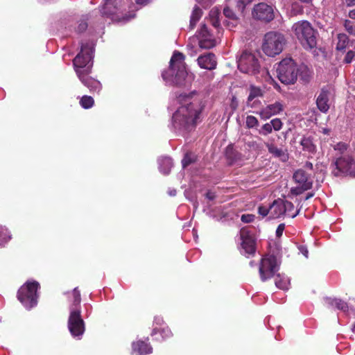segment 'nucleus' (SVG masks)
<instances>
[{
  "label": "nucleus",
  "instance_id": "f257e3e1",
  "mask_svg": "<svg viewBox=\"0 0 355 355\" xmlns=\"http://www.w3.org/2000/svg\"><path fill=\"white\" fill-rule=\"evenodd\" d=\"M193 94L191 92L180 96V101L184 103L173 115L175 128L190 131L196 126L202 108L198 101H189Z\"/></svg>",
  "mask_w": 355,
  "mask_h": 355
},
{
  "label": "nucleus",
  "instance_id": "f03ea898",
  "mask_svg": "<svg viewBox=\"0 0 355 355\" xmlns=\"http://www.w3.org/2000/svg\"><path fill=\"white\" fill-rule=\"evenodd\" d=\"M184 55L178 51L174 52L170 61L169 69L162 73V78L178 87L188 84L187 72L184 62Z\"/></svg>",
  "mask_w": 355,
  "mask_h": 355
},
{
  "label": "nucleus",
  "instance_id": "7ed1b4c3",
  "mask_svg": "<svg viewBox=\"0 0 355 355\" xmlns=\"http://www.w3.org/2000/svg\"><path fill=\"white\" fill-rule=\"evenodd\" d=\"M293 29L300 40L302 45L305 49H313L317 45V32L307 21H302L295 23Z\"/></svg>",
  "mask_w": 355,
  "mask_h": 355
},
{
  "label": "nucleus",
  "instance_id": "20e7f679",
  "mask_svg": "<svg viewBox=\"0 0 355 355\" xmlns=\"http://www.w3.org/2000/svg\"><path fill=\"white\" fill-rule=\"evenodd\" d=\"M285 44L286 40L283 34L270 31L264 36L262 49L267 55L274 57L282 51Z\"/></svg>",
  "mask_w": 355,
  "mask_h": 355
},
{
  "label": "nucleus",
  "instance_id": "39448f33",
  "mask_svg": "<svg viewBox=\"0 0 355 355\" xmlns=\"http://www.w3.org/2000/svg\"><path fill=\"white\" fill-rule=\"evenodd\" d=\"M277 72L282 83L293 84L298 76V67L291 58L284 59L279 63Z\"/></svg>",
  "mask_w": 355,
  "mask_h": 355
},
{
  "label": "nucleus",
  "instance_id": "423d86ee",
  "mask_svg": "<svg viewBox=\"0 0 355 355\" xmlns=\"http://www.w3.org/2000/svg\"><path fill=\"white\" fill-rule=\"evenodd\" d=\"M39 286V283L37 282L27 283L18 291V300L28 309L35 306L37 303V291Z\"/></svg>",
  "mask_w": 355,
  "mask_h": 355
},
{
  "label": "nucleus",
  "instance_id": "0eeeda50",
  "mask_svg": "<svg viewBox=\"0 0 355 355\" xmlns=\"http://www.w3.org/2000/svg\"><path fill=\"white\" fill-rule=\"evenodd\" d=\"M239 69L245 73L257 75L261 70V64L258 58L252 53L243 51L240 55L238 61Z\"/></svg>",
  "mask_w": 355,
  "mask_h": 355
},
{
  "label": "nucleus",
  "instance_id": "6e6552de",
  "mask_svg": "<svg viewBox=\"0 0 355 355\" xmlns=\"http://www.w3.org/2000/svg\"><path fill=\"white\" fill-rule=\"evenodd\" d=\"M93 48L89 44H82L80 52L74 58L73 60V66L76 69L85 70L89 67L90 71L92 63L90 62L93 57Z\"/></svg>",
  "mask_w": 355,
  "mask_h": 355
},
{
  "label": "nucleus",
  "instance_id": "1a4fd4ad",
  "mask_svg": "<svg viewBox=\"0 0 355 355\" xmlns=\"http://www.w3.org/2000/svg\"><path fill=\"white\" fill-rule=\"evenodd\" d=\"M279 266L277 263V259L273 255H270L261 259L259 272L261 279L263 282L274 277L277 272Z\"/></svg>",
  "mask_w": 355,
  "mask_h": 355
},
{
  "label": "nucleus",
  "instance_id": "9d476101",
  "mask_svg": "<svg viewBox=\"0 0 355 355\" xmlns=\"http://www.w3.org/2000/svg\"><path fill=\"white\" fill-rule=\"evenodd\" d=\"M68 327L70 333L74 337L82 336L85 331L84 321L81 318L80 311L77 308L71 309Z\"/></svg>",
  "mask_w": 355,
  "mask_h": 355
},
{
  "label": "nucleus",
  "instance_id": "9b49d317",
  "mask_svg": "<svg viewBox=\"0 0 355 355\" xmlns=\"http://www.w3.org/2000/svg\"><path fill=\"white\" fill-rule=\"evenodd\" d=\"M354 164V159L349 155H343L336 159L334 162L335 168L332 173L334 176L349 175L355 177V171H352V166Z\"/></svg>",
  "mask_w": 355,
  "mask_h": 355
},
{
  "label": "nucleus",
  "instance_id": "f8f14e48",
  "mask_svg": "<svg viewBox=\"0 0 355 355\" xmlns=\"http://www.w3.org/2000/svg\"><path fill=\"white\" fill-rule=\"evenodd\" d=\"M253 18L264 22H270L275 18L273 8L265 3L254 6L252 10Z\"/></svg>",
  "mask_w": 355,
  "mask_h": 355
},
{
  "label": "nucleus",
  "instance_id": "ddd939ff",
  "mask_svg": "<svg viewBox=\"0 0 355 355\" xmlns=\"http://www.w3.org/2000/svg\"><path fill=\"white\" fill-rule=\"evenodd\" d=\"M89 73V67L85 70L76 69L79 79L91 92H99L101 87L100 82L88 76Z\"/></svg>",
  "mask_w": 355,
  "mask_h": 355
},
{
  "label": "nucleus",
  "instance_id": "4468645a",
  "mask_svg": "<svg viewBox=\"0 0 355 355\" xmlns=\"http://www.w3.org/2000/svg\"><path fill=\"white\" fill-rule=\"evenodd\" d=\"M101 12L103 15L113 16L116 15L122 7V0H104Z\"/></svg>",
  "mask_w": 355,
  "mask_h": 355
},
{
  "label": "nucleus",
  "instance_id": "2eb2a0df",
  "mask_svg": "<svg viewBox=\"0 0 355 355\" xmlns=\"http://www.w3.org/2000/svg\"><path fill=\"white\" fill-rule=\"evenodd\" d=\"M241 239L242 241L241 245L248 254H254L255 252L254 241L249 234V232L243 228L240 231Z\"/></svg>",
  "mask_w": 355,
  "mask_h": 355
},
{
  "label": "nucleus",
  "instance_id": "dca6fc26",
  "mask_svg": "<svg viewBox=\"0 0 355 355\" xmlns=\"http://www.w3.org/2000/svg\"><path fill=\"white\" fill-rule=\"evenodd\" d=\"M198 63L201 68L213 70L216 67L217 61L216 56L212 53L202 55L198 58Z\"/></svg>",
  "mask_w": 355,
  "mask_h": 355
},
{
  "label": "nucleus",
  "instance_id": "f3484780",
  "mask_svg": "<svg viewBox=\"0 0 355 355\" xmlns=\"http://www.w3.org/2000/svg\"><path fill=\"white\" fill-rule=\"evenodd\" d=\"M329 94V92L325 88H322L316 99V105L318 110L324 113H326L329 109L328 104Z\"/></svg>",
  "mask_w": 355,
  "mask_h": 355
},
{
  "label": "nucleus",
  "instance_id": "a211bd4d",
  "mask_svg": "<svg viewBox=\"0 0 355 355\" xmlns=\"http://www.w3.org/2000/svg\"><path fill=\"white\" fill-rule=\"evenodd\" d=\"M283 110V105L279 102L268 105L260 112V116L263 119H269Z\"/></svg>",
  "mask_w": 355,
  "mask_h": 355
},
{
  "label": "nucleus",
  "instance_id": "6ab92c4d",
  "mask_svg": "<svg viewBox=\"0 0 355 355\" xmlns=\"http://www.w3.org/2000/svg\"><path fill=\"white\" fill-rule=\"evenodd\" d=\"M241 154L236 150L232 144H230L225 149V157L228 165H232L241 160Z\"/></svg>",
  "mask_w": 355,
  "mask_h": 355
},
{
  "label": "nucleus",
  "instance_id": "aec40b11",
  "mask_svg": "<svg viewBox=\"0 0 355 355\" xmlns=\"http://www.w3.org/2000/svg\"><path fill=\"white\" fill-rule=\"evenodd\" d=\"M270 215L269 218H277L285 214L282 206V200H275L270 206Z\"/></svg>",
  "mask_w": 355,
  "mask_h": 355
},
{
  "label": "nucleus",
  "instance_id": "412c9836",
  "mask_svg": "<svg viewBox=\"0 0 355 355\" xmlns=\"http://www.w3.org/2000/svg\"><path fill=\"white\" fill-rule=\"evenodd\" d=\"M132 350L139 355H145L149 354L152 351L151 347L143 340H138L132 345Z\"/></svg>",
  "mask_w": 355,
  "mask_h": 355
},
{
  "label": "nucleus",
  "instance_id": "4be33fe9",
  "mask_svg": "<svg viewBox=\"0 0 355 355\" xmlns=\"http://www.w3.org/2000/svg\"><path fill=\"white\" fill-rule=\"evenodd\" d=\"M268 152L273 155L275 157L280 158L282 161L285 162L288 159V155L285 151L281 148H278L275 145L271 144H266Z\"/></svg>",
  "mask_w": 355,
  "mask_h": 355
},
{
  "label": "nucleus",
  "instance_id": "5701e85b",
  "mask_svg": "<svg viewBox=\"0 0 355 355\" xmlns=\"http://www.w3.org/2000/svg\"><path fill=\"white\" fill-rule=\"evenodd\" d=\"M293 179L295 181L300 185L306 184V183H312V181L309 180V175L302 169L296 171L293 174Z\"/></svg>",
  "mask_w": 355,
  "mask_h": 355
},
{
  "label": "nucleus",
  "instance_id": "b1692460",
  "mask_svg": "<svg viewBox=\"0 0 355 355\" xmlns=\"http://www.w3.org/2000/svg\"><path fill=\"white\" fill-rule=\"evenodd\" d=\"M326 302L329 306H336L338 309L341 310L344 312L348 311L347 304L345 302L343 301L342 300L327 297L326 298Z\"/></svg>",
  "mask_w": 355,
  "mask_h": 355
},
{
  "label": "nucleus",
  "instance_id": "393cba45",
  "mask_svg": "<svg viewBox=\"0 0 355 355\" xmlns=\"http://www.w3.org/2000/svg\"><path fill=\"white\" fill-rule=\"evenodd\" d=\"M275 284L278 288L286 291L288 289L289 279L285 276L277 274L275 275Z\"/></svg>",
  "mask_w": 355,
  "mask_h": 355
},
{
  "label": "nucleus",
  "instance_id": "a878e982",
  "mask_svg": "<svg viewBox=\"0 0 355 355\" xmlns=\"http://www.w3.org/2000/svg\"><path fill=\"white\" fill-rule=\"evenodd\" d=\"M159 169L165 175L169 173L171 167L173 166V162L170 157H165L159 159Z\"/></svg>",
  "mask_w": 355,
  "mask_h": 355
},
{
  "label": "nucleus",
  "instance_id": "bb28decb",
  "mask_svg": "<svg viewBox=\"0 0 355 355\" xmlns=\"http://www.w3.org/2000/svg\"><path fill=\"white\" fill-rule=\"evenodd\" d=\"M300 144L302 145L304 150L308 151L311 153H314L316 151V147L313 143V140L311 137H304L301 140Z\"/></svg>",
  "mask_w": 355,
  "mask_h": 355
},
{
  "label": "nucleus",
  "instance_id": "cd10ccee",
  "mask_svg": "<svg viewBox=\"0 0 355 355\" xmlns=\"http://www.w3.org/2000/svg\"><path fill=\"white\" fill-rule=\"evenodd\" d=\"M298 76L300 80L303 83H309L311 80V72L306 66H301L298 68Z\"/></svg>",
  "mask_w": 355,
  "mask_h": 355
},
{
  "label": "nucleus",
  "instance_id": "c85d7f7f",
  "mask_svg": "<svg viewBox=\"0 0 355 355\" xmlns=\"http://www.w3.org/2000/svg\"><path fill=\"white\" fill-rule=\"evenodd\" d=\"M202 14V10L199 7L196 6L193 10L190 19V26L191 28H193L196 26L197 21L201 17Z\"/></svg>",
  "mask_w": 355,
  "mask_h": 355
},
{
  "label": "nucleus",
  "instance_id": "c756f323",
  "mask_svg": "<svg viewBox=\"0 0 355 355\" xmlns=\"http://www.w3.org/2000/svg\"><path fill=\"white\" fill-rule=\"evenodd\" d=\"M263 96V92L259 87L251 85L250 87V94L248 98V101H252L254 98Z\"/></svg>",
  "mask_w": 355,
  "mask_h": 355
},
{
  "label": "nucleus",
  "instance_id": "7c9ffc66",
  "mask_svg": "<svg viewBox=\"0 0 355 355\" xmlns=\"http://www.w3.org/2000/svg\"><path fill=\"white\" fill-rule=\"evenodd\" d=\"M338 42L336 46V49L338 51L344 50L348 43V37L345 34H339L338 36Z\"/></svg>",
  "mask_w": 355,
  "mask_h": 355
},
{
  "label": "nucleus",
  "instance_id": "2f4dec72",
  "mask_svg": "<svg viewBox=\"0 0 355 355\" xmlns=\"http://www.w3.org/2000/svg\"><path fill=\"white\" fill-rule=\"evenodd\" d=\"M196 160V157L191 153H187L185 154L184 158L182 160V167L185 168L189 165L194 163Z\"/></svg>",
  "mask_w": 355,
  "mask_h": 355
},
{
  "label": "nucleus",
  "instance_id": "473e14b6",
  "mask_svg": "<svg viewBox=\"0 0 355 355\" xmlns=\"http://www.w3.org/2000/svg\"><path fill=\"white\" fill-rule=\"evenodd\" d=\"M282 206L284 210H285V214L287 212L292 218H295L299 214L300 210H297L295 214H291V212L294 209V205L291 202L282 200Z\"/></svg>",
  "mask_w": 355,
  "mask_h": 355
},
{
  "label": "nucleus",
  "instance_id": "72a5a7b5",
  "mask_svg": "<svg viewBox=\"0 0 355 355\" xmlns=\"http://www.w3.org/2000/svg\"><path fill=\"white\" fill-rule=\"evenodd\" d=\"M94 101L93 98L89 96H83L80 101V104L85 109L91 108L94 105Z\"/></svg>",
  "mask_w": 355,
  "mask_h": 355
},
{
  "label": "nucleus",
  "instance_id": "f704fd0d",
  "mask_svg": "<svg viewBox=\"0 0 355 355\" xmlns=\"http://www.w3.org/2000/svg\"><path fill=\"white\" fill-rule=\"evenodd\" d=\"M312 187V183H306V184L301 185L298 187L292 188L291 192L295 196L302 194L304 191L310 189Z\"/></svg>",
  "mask_w": 355,
  "mask_h": 355
},
{
  "label": "nucleus",
  "instance_id": "c9c22d12",
  "mask_svg": "<svg viewBox=\"0 0 355 355\" xmlns=\"http://www.w3.org/2000/svg\"><path fill=\"white\" fill-rule=\"evenodd\" d=\"M87 20H88V17L87 15L83 16V18H81L80 19V21L78 22V27H77V30H76L77 32L83 33L86 31V29L87 28V26H88Z\"/></svg>",
  "mask_w": 355,
  "mask_h": 355
},
{
  "label": "nucleus",
  "instance_id": "e433bc0d",
  "mask_svg": "<svg viewBox=\"0 0 355 355\" xmlns=\"http://www.w3.org/2000/svg\"><path fill=\"white\" fill-rule=\"evenodd\" d=\"M200 47L202 49H211L215 46L214 40L204 37L199 42Z\"/></svg>",
  "mask_w": 355,
  "mask_h": 355
},
{
  "label": "nucleus",
  "instance_id": "4c0bfd02",
  "mask_svg": "<svg viewBox=\"0 0 355 355\" xmlns=\"http://www.w3.org/2000/svg\"><path fill=\"white\" fill-rule=\"evenodd\" d=\"M259 124L258 120L254 116H248L246 118V126L248 128H252L257 126Z\"/></svg>",
  "mask_w": 355,
  "mask_h": 355
},
{
  "label": "nucleus",
  "instance_id": "58836bf2",
  "mask_svg": "<svg viewBox=\"0 0 355 355\" xmlns=\"http://www.w3.org/2000/svg\"><path fill=\"white\" fill-rule=\"evenodd\" d=\"M223 14L227 18L233 20H237L238 19L234 11L229 7H225L223 9Z\"/></svg>",
  "mask_w": 355,
  "mask_h": 355
},
{
  "label": "nucleus",
  "instance_id": "ea45409f",
  "mask_svg": "<svg viewBox=\"0 0 355 355\" xmlns=\"http://www.w3.org/2000/svg\"><path fill=\"white\" fill-rule=\"evenodd\" d=\"M253 0H236V7L239 10L243 12L245 6L250 3Z\"/></svg>",
  "mask_w": 355,
  "mask_h": 355
},
{
  "label": "nucleus",
  "instance_id": "a19ab883",
  "mask_svg": "<svg viewBox=\"0 0 355 355\" xmlns=\"http://www.w3.org/2000/svg\"><path fill=\"white\" fill-rule=\"evenodd\" d=\"M73 306H76L77 305H78L80 303V300H81L80 294L77 288H75L73 289ZM74 308H76V307H74Z\"/></svg>",
  "mask_w": 355,
  "mask_h": 355
},
{
  "label": "nucleus",
  "instance_id": "79ce46f5",
  "mask_svg": "<svg viewBox=\"0 0 355 355\" xmlns=\"http://www.w3.org/2000/svg\"><path fill=\"white\" fill-rule=\"evenodd\" d=\"M272 128L275 130H279L282 126V123L279 119H275L270 121Z\"/></svg>",
  "mask_w": 355,
  "mask_h": 355
},
{
  "label": "nucleus",
  "instance_id": "37998d69",
  "mask_svg": "<svg viewBox=\"0 0 355 355\" xmlns=\"http://www.w3.org/2000/svg\"><path fill=\"white\" fill-rule=\"evenodd\" d=\"M272 128L270 123H268L264 124L262 126V129H261V130L259 131V133L266 135L272 132Z\"/></svg>",
  "mask_w": 355,
  "mask_h": 355
},
{
  "label": "nucleus",
  "instance_id": "c03bdc74",
  "mask_svg": "<svg viewBox=\"0 0 355 355\" xmlns=\"http://www.w3.org/2000/svg\"><path fill=\"white\" fill-rule=\"evenodd\" d=\"M254 217L255 216L253 214H243L241 216V220L243 223H249L254 220Z\"/></svg>",
  "mask_w": 355,
  "mask_h": 355
},
{
  "label": "nucleus",
  "instance_id": "a18cd8bd",
  "mask_svg": "<svg viewBox=\"0 0 355 355\" xmlns=\"http://www.w3.org/2000/svg\"><path fill=\"white\" fill-rule=\"evenodd\" d=\"M344 26L349 33L352 34L354 33V29L351 21L346 19L344 23Z\"/></svg>",
  "mask_w": 355,
  "mask_h": 355
},
{
  "label": "nucleus",
  "instance_id": "49530a36",
  "mask_svg": "<svg viewBox=\"0 0 355 355\" xmlns=\"http://www.w3.org/2000/svg\"><path fill=\"white\" fill-rule=\"evenodd\" d=\"M354 56L355 52L353 51H349L344 58V62L347 64L351 63Z\"/></svg>",
  "mask_w": 355,
  "mask_h": 355
},
{
  "label": "nucleus",
  "instance_id": "de8ad7c7",
  "mask_svg": "<svg viewBox=\"0 0 355 355\" xmlns=\"http://www.w3.org/2000/svg\"><path fill=\"white\" fill-rule=\"evenodd\" d=\"M258 212L260 215H261L263 217H265L269 213L270 214V207L269 208H267L266 207H263V206H260L259 207V209H258Z\"/></svg>",
  "mask_w": 355,
  "mask_h": 355
},
{
  "label": "nucleus",
  "instance_id": "09e8293b",
  "mask_svg": "<svg viewBox=\"0 0 355 355\" xmlns=\"http://www.w3.org/2000/svg\"><path fill=\"white\" fill-rule=\"evenodd\" d=\"M200 34L202 37H207L209 36L208 28L205 24L201 26Z\"/></svg>",
  "mask_w": 355,
  "mask_h": 355
},
{
  "label": "nucleus",
  "instance_id": "8fccbe9b",
  "mask_svg": "<svg viewBox=\"0 0 355 355\" xmlns=\"http://www.w3.org/2000/svg\"><path fill=\"white\" fill-rule=\"evenodd\" d=\"M285 225L284 223H281L278 225L276 230V236L277 237H280L282 235V233L284 230Z\"/></svg>",
  "mask_w": 355,
  "mask_h": 355
},
{
  "label": "nucleus",
  "instance_id": "3c124183",
  "mask_svg": "<svg viewBox=\"0 0 355 355\" xmlns=\"http://www.w3.org/2000/svg\"><path fill=\"white\" fill-rule=\"evenodd\" d=\"M298 249L300 250V252L305 257H308V254H309V251H308V249L305 246V245H300L298 247Z\"/></svg>",
  "mask_w": 355,
  "mask_h": 355
},
{
  "label": "nucleus",
  "instance_id": "603ef678",
  "mask_svg": "<svg viewBox=\"0 0 355 355\" xmlns=\"http://www.w3.org/2000/svg\"><path fill=\"white\" fill-rule=\"evenodd\" d=\"M205 196L207 199L210 200H213L215 199L216 198V195L214 193L209 191L207 192V193L205 194Z\"/></svg>",
  "mask_w": 355,
  "mask_h": 355
},
{
  "label": "nucleus",
  "instance_id": "864d4df0",
  "mask_svg": "<svg viewBox=\"0 0 355 355\" xmlns=\"http://www.w3.org/2000/svg\"><path fill=\"white\" fill-rule=\"evenodd\" d=\"M211 24H212L213 26H214L215 28H218L219 27L220 22H219V20L217 18H216V17L211 18Z\"/></svg>",
  "mask_w": 355,
  "mask_h": 355
},
{
  "label": "nucleus",
  "instance_id": "5fc2aeb1",
  "mask_svg": "<svg viewBox=\"0 0 355 355\" xmlns=\"http://www.w3.org/2000/svg\"><path fill=\"white\" fill-rule=\"evenodd\" d=\"M150 0H135L137 4L146 5L149 2Z\"/></svg>",
  "mask_w": 355,
  "mask_h": 355
},
{
  "label": "nucleus",
  "instance_id": "6e6d98bb",
  "mask_svg": "<svg viewBox=\"0 0 355 355\" xmlns=\"http://www.w3.org/2000/svg\"><path fill=\"white\" fill-rule=\"evenodd\" d=\"M347 6H352L355 5V0H345Z\"/></svg>",
  "mask_w": 355,
  "mask_h": 355
},
{
  "label": "nucleus",
  "instance_id": "4d7b16f0",
  "mask_svg": "<svg viewBox=\"0 0 355 355\" xmlns=\"http://www.w3.org/2000/svg\"><path fill=\"white\" fill-rule=\"evenodd\" d=\"M349 17L351 19H355V10H350L349 12Z\"/></svg>",
  "mask_w": 355,
  "mask_h": 355
},
{
  "label": "nucleus",
  "instance_id": "13d9d810",
  "mask_svg": "<svg viewBox=\"0 0 355 355\" xmlns=\"http://www.w3.org/2000/svg\"><path fill=\"white\" fill-rule=\"evenodd\" d=\"M304 167H306V168H309V169H313V164L311 162H306L305 163V165H304Z\"/></svg>",
  "mask_w": 355,
  "mask_h": 355
},
{
  "label": "nucleus",
  "instance_id": "bf43d9fd",
  "mask_svg": "<svg viewBox=\"0 0 355 355\" xmlns=\"http://www.w3.org/2000/svg\"><path fill=\"white\" fill-rule=\"evenodd\" d=\"M313 196H314V193H312V192H311V193H308L306 194V198H305V200H307L310 199V198H312Z\"/></svg>",
  "mask_w": 355,
  "mask_h": 355
},
{
  "label": "nucleus",
  "instance_id": "052dcab7",
  "mask_svg": "<svg viewBox=\"0 0 355 355\" xmlns=\"http://www.w3.org/2000/svg\"><path fill=\"white\" fill-rule=\"evenodd\" d=\"M300 1H302V3H310L312 0H300Z\"/></svg>",
  "mask_w": 355,
  "mask_h": 355
},
{
  "label": "nucleus",
  "instance_id": "680f3d73",
  "mask_svg": "<svg viewBox=\"0 0 355 355\" xmlns=\"http://www.w3.org/2000/svg\"><path fill=\"white\" fill-rule=\"evenodd\" d=\"M175 192H176V191L174 190L173 191H171V192H170V194H171V196H175Z\"/></svg>",
  "mask_w": 355,
  "mask_h": 355
},
{
  "label": "nucleus",
  "instance_id": "e2e57ef3",
  "mask_svg": "<svg viewBox=\"0 0 355 355\" xmlns=\"http://www.w3.org/2000/svg\"><path fill=\"white\" fill-rule=\"evenodd\" d=\"M352 171H355V160H354V164H353V166H352V168H351Z\"/></svg>",
  "mask_w": 355,
  "mask_h": 355
},
{
  "label": "nucleus",
  "instance_id": "0e129e2a",
  "mask_svg": "<svg viewBox=\"0 0 355 355\" xmlns=\"http://www.w3.org/2000/svg\"><path fill=\"white\" fill-rule=\"evenodd\" d=\"M199 3H201L202 0H197Z\"/></svg>",
  "mask_w": 355,
  "mask_h": 355
}]
</instances>
